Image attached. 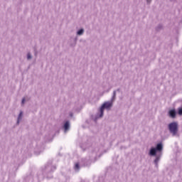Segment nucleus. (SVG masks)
<instances>
[{"label":"nucleus","mask_w":182,"mask_h":182,"mask_svg":"<svg viewBox=\"0 0 182 182\" xmlns=\"http://www.w3.org/2000/svg\"><path fill=\"white\" fill-rule=\"evenodd\" d=\"M114 100H116V90L113 92V95L111 98L110 101L105 102L101 106L100 109V112L97 114L95 117V121L97 119H100L105 114V110H110L112 107H113V103L114 102Z\"/></svg>","instance_id":"nucleus-1"},{"label":"nucleus","mask_w":182,"mask_h":182,"mask_svg":"<svg viewBox=\"0 0 182 182\" xmlns=\"http://www.w3.org/2000/svg\"><path fill=\"white\" fill-rule=\"evenodd\" d=\"M168 130L172 136H177L178 133V124L176 122L170 123L168 126Z\"/></svg>","instance_id":"nucleus-2"},{"label":"nucleus","mask_w":182,"mask_h":182,"mask_svg":"<svg viewBox=\"0 0 182 182\" xmlns=\"http://www.w3.org/2000/svg\"><path fill=\"white\" fill-rule=\"evenodd\" d=\"M63 129L64 133H68V132H69V129H70V122L69 121L65 122Z\"/></svg>","instance_id":"nucleus-3"},{"label":"nucleus","mask_w":182,"mask_h":182,"mask_svg":"<svg viewBox=\"0 0 182 182\" xmlns=\"http://www.w3.org/2000/svg\"><path fill=\"white\" fill-rule=\"evenodd\" d=\"M160 159H161V153H159L158 155H156V159L154 161L156 167H159V161H160Z\"/></svg>","instance_id":"nucleus-4"},{"label":"nucleus","mask_w":182,"mask_h":182,"mask_svg":"<svg viewBox=\"0 0 182 182\" xmlns=\"http://www.w3.org/2000/svg\"><path fill=\"white\" fill-rule=\"evenodd\" d=\"M155 149L159 153H161V151H163V144H161V143L157 144L156 147L155 148Z\"/></svg>","instance_id":"nucleus-5"},{"label":"nucleus","mask_w":182,"mask_h":182,"mask_svg":"<svg viewBox=\"0 0 182 182\" xmlns=\"http://www.w3.org/2000/svg\"><path fill=\"white\" fill-rule=\"evenodd\" d=\"M156 154H157V151L156 148L151 147V149L149 150V156H156Z\"/></svg>","instance_id":"nucleus-6"},{"label":"nucleus","mask_w":182,"mask_h":182,"mask_svg":"<svg viewBox=\"0 0 182 182\" xmlns=\"http://www.w3.org/2000/svg\"><path fill=\"white\" fill-rule=\"evenodd\" d=\"M22 117H23V112L21 111L17 119V124H19Z\"/></svg>","instance_id":"nucleus-7"},{"label":"nucleus","mask_w":182,"mask_h":182,"mask_svg":"<svg viewBox=\"0 0 182 182\" xmlns=\"http://www.w3.org/2000/svg\"><path fill=\"white\" fill-rule=\"evenodd\" d=\"M168 114H169L170 117H172V119H174V117H176V113L175 109L170 110Z\"/></svg>","instance_id":"nucleus-8"},{"label":"nucleus","mask_w":182,"mask_h":182,"mask_svg":"<svg viewBox=\"0 0 182 182\" xmlns=\"http://www.w3.org/2000/svg\"><path fill=\"white\" fill-rule=\"evenodd\" d=\"M83 33H85V29L84 28H81V29H80L77 31V35L78 36H82V35H83Z\"/></svg>","instance_id":"nucleus-9"},{"label":"nucleus","mask_w":182,"mask_h":182,"mask_svg":"<svg viewBox=\"0 0 182 182\" xmlns=\"http://www.w3.org/2000/svg\"><path fill=\"white\" fill-rule=\"evenodd\" d=\"M31 59H32V55L31 54V53H27V60H31Z\"/></svg>","instance_id":"nucleus-10"},{"label":"nucleus","mask_w":182,"mask_h":182,"mask_svg":"<svg viewBox=\"0 0 182 182\" xmlns=\"http://www.w3.org/2000/svg\"><path fill=\"white\" fill-rule=\"evenodd\" d=\"M178 114L182 116V107L178 108Z\"/></svg>","instance_id":"nucleus-11"},{"label":"nucleus","mask_w":182,"mask_h":182,"mask_svg":"<svg viewBox=\"0 0 182 182\" xmlns=\"http://www.w3.org/2000/svg\"><path fill=\"white\" fill-rule=\"evenodd\" d=\"M77 42V38H74V43L73 44H71V46H76V43Z\"/></svg>","instance_id":"nucleus-12"},{"label":"nucleus","mask_w":182,"mask_h":182,"mask_svg":"<svg viewBox=\"0 0 182 182\" xmlns=\"http://www.w3.org/2000/svg\"><path fill=\"white\" fill-rule=\"evenodd\" d=\"M80 168V166H79V164H75V170H79Z\"/></svg>","instance_id":"nucleus-13"},{"label":"nucleus","mask_w":182,"mask_h":182,"mask_svg":"<svg viewBox=\"0 0 182 182\" xmlns=\"http://www.w3.org/2000/svg\"><path fill=\"white\" fill-rule=\"evenodd\" d=\"M147 5H150L151 4V0H146Z\"/></svg>","instance_id":"nucleus-14"},{"label":"nucleus","mask_w":182,"mask_h":182,"mask_svg":"<svg viewBox=\"0 0 182 182\" xmlns=\"http://www.w3.org/2000/svg\"><path fill=\"white\" fill-rule=\"evenodd\" d=\"M25 98H23L22 99V101H21V105H25Z\"/></svg>","instance_id":"nucleus-15"},{"label":"nucleus","mask_w":182,"mask_h":182,"mask_svg":"<svg viewBox=\"0 0 182 182\" xmlns=\"http://www.w3.org/2000/svg\"><path fill=\"white\" fill-rule=\"evenodd\" d=\"M70 117H73V113L70 112Z\"/></svg>","instance_id":"nucleus-16"},{"label":"nucleus","mask_w":182,"mask_h":182,"mask_svg":"<svg viewBox=\"0 0 182 182\" xmlns=\"http://www.w3.org/2000/svg\"><path fill=\"white\" fill-rule=\"evenodd\" d=\"M87 163H90V161H87V162L85 164V166H87Z\"/></svg>","instance_id":"nucleus-17"},{"label":"nucleus","mask_w":182,"mask_h":182,"mask_svg":"<svg viewBox=\"0 0 182 182\" xmlns=\"http://www.w3.org/2000/svg\"><path fill=\"white\" fill-rule=\"evenodd\" d=\"M83 161H84V162L86 161V159H84Z\"/></svg>","instance_id":"nucleus-18"},{"label":"nucleus","mask_w":182,"mask_h":182,"mask_svg":"<svg viewBox=\"0 0 182 182\" xmlns=\"http://www.w3.org/2000/svg\"><path fill=\"white\" fill-rule=\"evenodd\" d=\"M119 90H120L119 89L117 90V92H119Z\"/></svg>","instance_id":"nucleus-19"}]
</instances>
